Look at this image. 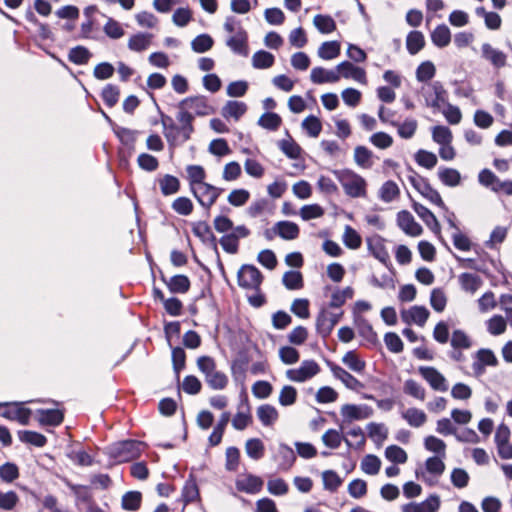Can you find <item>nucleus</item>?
Returning a JSON list of instances; mask_svg holds the SVG:
<instances>
[{
	"label": "nucleus",
	"mask_w": 512,
	"mask_h": 512,
	"mask_svg": "<svg viewBox=\"0 0 512 512\" xmlns=\"http://www.w3.org/2000/svg\"><path fill=\"white\" fill-rule=\"evenodd\" d=\"M187 179L190 184V189L195 187L196 185L203 183L205 179V171L202 166L199 165H189L186 168Z\"/></svg>",
	"instance_id": "nucleus-54"
},
{
	"label": "nucleus",
	"mask_w": 512,
	"mask_h": 512,
	"mask_svg": "<svg viewBox=\"0 0 512 512\" xmlns=\"http://www.w3.org/2000/svg\"><path fill=\"white\" fill-rule=\"evenodd\" d=\"M245 452L252 460H260L265 453V446L261 439L250 438L245 443Z\"/></svg>",
	"instance_id": "nucleus-36"
},
{
	"label": "nucleus",
	"mask_w": 512,
	"mask_h": 512,
	"mask_svg": "<svg viewBox=\"0 0 512 512\" xmlns=\"http://www.w3.org/2000/svg\"><path fill=\"white\" fill-rule=\"evenodd\" d=\"M273 231L284 240H294L300 233L298 225L291 221L277 222L273 227Z\"/></svg>",
	"instance_id": "nucleus-24"
},
{
	"label": "nucleus",
	"mask_w": 512,
	"mask_h": 512,
	"mask_svg": "<svg viewBox=\"0 0 512 512\" xmlns=\"http://www.w3.org/2000/svg\"><path fill=\"white\" fill-rule=\"evenodd\" d=\"M257 417L263 426H272L279 418L277 409L270 404H263L257 408Z\"/></svg>",
	"instance_id": "nucleus-29"
},
{
	"label": "nucleus",
	"mask_w": 512,
	"mask_h": 512,
	"mask_svg": "<svg viewBox=\"0 0 512 512\" xmlns=\"http://www.w3.org/2000/svg\"><path fill=\"white\" fill-rule=\"evenodd\" d=\"M274 61L273 54L265 50H259L252 56V66L256 69H268L273 66Z\"/></svg>",
	"instance_id": "nucleus-41"
},
{
	"label": "nucleus",
	"mask_w": 512,
	"mask_h": 512,
	"mask_svg": "<svg viewBox=\"0 0 512 512\" xmlns=\"http://www.w3.org/2000/svg\"><path fill=\"white\" fill-rule=\"evenodd\" d=\"M398 226L410 236H419L422 233V227L415 221L413 215L408 211H400L397 214Z\"/></svg>",
	"instance_id": "nucleus-16"
},
{
	"label": "nucleus",
	"mask_w": 512,
	"mask_h": 512,
	"mask_svg": "<svg viewBox=\"0 0 512 512\" xmlns=\"http://www.w3.org/2000/svg\"><path fill=\"white\" fill-rule=\"evenodd\" d=\"M339 179L349 196L360 197L365 194V181L360 176L344 172L339 175Z\"/></svg>",
	"instance_id": "nucleus-8"
},
{
	"label": "nucleus",
	"mask_w": 512,
	"mask_h": 512,
	"mask_svg": "<svg viewBox=\"0 0 512 512\" xmlns=\"http://www.w3.org/2000/svg\"><path fill=\"white\" fill-rule=\"evenodd\" d=\"M481 56L496 69H500L506 65V54L503 51L494 48L489 43H483L481 45Z\"/></svg>",
	"instance_id": "nucleus-14"
},
{
	"label": "nucleus",
	"mask_w": 512,
	"mask_h": 512,
	"mask_svg": "<svg viewBox=\"0 0 512 512\" xmlns=\"http://www.w3.org/2000/svg\"><path fill=\"white\" fill-rule=\"evenodd\" d=\"M205 380L208 383V385L214 390H222L226 387L228 383L227 376L223 372L218 371L216 369L211 374L207 375V377H205Z\"/></svg>",
	"instance_id": "nucleus-57"
},
{
	"label": "nucleus",
	"mask_w": 512,
	"mask_h": 512,
	"mask_svg": "<svg viewBox=\"0 0 512 512\" xmlns=\"http://www.w3.org/2000/svg\"><path fill=\"white\" fill-rule=\"evenodd\" d=\"M413 186L420 192L422 196L428 199L432 204H435L442 209H445V205L442 201L440 194L434 190L428 183L422 178H411Z\"/></svg>",
	"instance_id": "nucleus-15"
},
{
	"label": "nucleus",
	"mask_w": 512,
	"mask_h": 512,
	"mask_svg": "<svg viewBox=\"0 0 512 512\" xmlns=\"http://www.w3.org/2000/svg\"><path fill=\"white\" fill-rule=\"evenodd\" d=\"M430 312L424 306H412L407 310L401 312L402 321L406 324H416L418 326H424L429 318Z\"/></svg>",
	"instance_id": "nucleus-12"
},
{
	"label": "nucleus",
	"mask_w": 512,
	"mask_h": 512,
	"mask_svg": "<svg viewBox=\"0 0 512 512\" xmlns=\"http://www.w3.org/2000/svg\"><path fill=\"white\" fill-rule=\"evenodd\" d=\"M0 407L4 408L0 413L4 418L18 421L22 425H27L29 423L31 410L21 406L20 403H0Z\"/></svg>",
	"instance_id": "nucleus-7"
},
{
	"label": "nucleus",
	"mask_w": 512,
	"mask_h": 512,
	"mask_svg": "<svg viewBox=\"0 0 512 512\" xmlns=\"http://www.w3.org/2000/svg\"><path fill=\"white\" fill-rule=\"evenodd\" d=\"M381 468V460L373 454L366 455L361 461V469L368 475H376Z\"/></svg>",
	"instance_id": "nucleus-52"
},
{
	"label": "nucleus",
	"mask_w": 512,
	"mask_h": 512,
	"mask_svg": "<svg viewBox=\"0 0 512 512\" xmlns=\"http://www.w3.org/2000/svg\"><path fill=\"white\" fill-rule=\"evenodd\" d=\"M302 128L310 137L316 138L322 131V124L317 117L310 115L302 121Z\"/></svg>",
	"instance_id": "nucleus-55"
},
{
	"label": "nucleus",
	"mask_w": 512,
	"mask_h": 512,
	"mask_svg": "<svg viewBox=\"0 0 512 512\" xmlns=\"http://www.w3.org/2000/svg\"><path fill=\"white\" fill-rule=\"evenodd\" d=\"M436 73V68L431 61L422 62L416 70V78L420 82L431 80Z\"/></svg>",
	"instance_id": "nucleus-61"
},
{
	"label": "nucleus",
	"mask_w": 512,
	"mask_h": 512,
	"mask_svg": "<svg viewBox=\"0 0 512 512\" xmlns=\"http://www.w3.org/2000/svg\"><path fill=\"white\" fill-rule=\"evenodd\" d=\"M263 276L254 265L244 264L237 273L238 285L244 289L259 290Z\"/></svg>",
	"instance_id": "nucleus-2"
},
{
	"label": "nucleus",
	"mask_w": 512,
	"mask_h": 512,
	"mask_svg": "<svg viewBox=\"0 0 512 512\" xmlns=\"http://www.w3.org/2000/svg\"><path fill=\"white\" fill-rule=\"evenodd\" d=\"M338 71V75L340 78L343 77L345 79H352L358 83L366 84L367 76L366 71L358 66H355L353 63L349 61H343L336 66Z\"/></svg>",
	"instance_id": "nucleus-11"
},
{
	"label": "nucleus",
	"mask_w": 512,
	"mask_h": 512,
	"mask_svg": "<svg viewBox=\"0 0 512 512\" xmlns=\"http://www.w3.org/2000/svg\"><path fill=\"white\" fill-rule=\"evenodd\" d=\"M385 457L392 463L404 464L407 461V453L397 445H390L385 449Z\"/></svg>",
	"instance_id": "nucleus-53"
},
{
	"label": "nucleus",
	"mask_w": 512,
	"mask_h": 512,
	"mask_svg": "<svg viewBox=\"0 0 512 512\" xmlns=\"http://www.w3.org/2000/svg\"><path fill=\"white\" fill-rule=\"evenodd\" d=\"M282 123L281 117L274 112H266L258 120L259 126L264 129L275 131L277 130Z\"/></svg>",
	"instance_id": "nucleus-51"
},
{
	"label": "nucleus",
	"mask_w": 512,
	"mask_h": 512,
	"mask_svg": "<svg viewBox=\"0 0 512 512\" xmlns=\"http://www.w3.org/2000/svg\"><path fill=\"white\" fill-rule=\"evenodd\" d=\"M278 148L290 159H298L301 156V147L288 132H286V137L284 139L278 141Z\"/></svg>",
	"instance_id": "nucleus-28"
},
{
	"label": "nucleus",
	"mask_w": 512,
	"mask_h": 512,
	"mask_svg": "<svg viewBox=\"0 0 512 512\" xmlns=\"http://www.w3.org/2000/svg\"><path fill=\"white\" fill-rule=\"evenodd\" d=\"M102 99L104 103L108 107H113L117 104L120 96V90L117 86L112 84H107L101 93Z\"/></svg>",
	"instance_id": "nucleus-62"
},
{
	"label": "nucleus",
	"mask_w": 512,
	"mask_h": 512,
	"mask_svg": "<svg viewBox=\"0 0 512 512\" xmlns=\"http://www.w3.org/2000/svg\"><path fill=\"white\" fill-rule=\"evenodd\" d=\"M226 45L236 54L247 56V33L242 27H238L237 32L227 39Z\"/></svg>",
	"instance_id": "nucleus-21"
},
{
	"label": "nucleus",
	"mask_w": 512,
	"mask_h": 512,
	"mask_svg": "<svg viewBox=\"0 0 512 512\" xmlns=\"http://www.w3.org/2000/svg\"><path fill=\"white\" fill-rule=\"evenodd\" d=\"M18 438L21 442L31 444L35 447H43L47 442L43 434L29 430L19 431Z\"/></svg>",
	"instance_id": "nucleus-42"
},
{
	"label": "nucleus",
	"mask_w": 512,
	"mask_h": 512,
	"mask_svg": "<svg viewBox=\"0 0 512 512\" xmlns=\"http://www.w3.org/2000/svg\"><path fill=\"white\" fill-rule=\"evenodd\" d=\"M235 484L238 491L256 494L261 491L263 480L259 476L247 474L239 477Z\"/></svg>",
	"instance_id": "nucleus-17"
},
{
	"label": "nucleus",
	"mask_w": 512,
	"mask_h": 512,
	"mask_svg": "<svg viewBox=\"0 0 512 512\" xmlns=\"http://www.w3.org/2000/svg\"><path fill=\"white\" fill-rule=\"evenodd\" d=\"M247 105L244 102L230 100L222 108V116L226 119L238 120L245 114Z\"/></svg>",
	"instance_id": "nucleus-32"
},
{
	"label": "nucleus",
	"mask_w": 512,
	"mask_h": 512,
	"mask_svg": "<svg viewBox=\"0 0 512 512\" xmlns=\"http://www.w3.org/2000/svg\"><path fill=\"white\" fill-rule=\"evenodd\" d=\"M341 415L349 420H361L369 417L366 407H360L354 404H345L341 408Z\"/></svg>",
	"instance_id": "nucleus-37"
},
{
	"label": "nucleus",
	"mask_w": 512,
	"mask_h": 512,
	"mask_svg": "<svg viewBox=\"0 0 512 512\" xmlns=\"http://www.w3.org/2000/svg\"><path fill=\"white\" fill-rule=\"evenodd\" d=\"M190 190L199 204L205 208H210L220 195L218 188L206 182L200 183Z\"/></svg>",
	"instance_id": "nucleus-6"
},
{
	"label": "nucleus",
	"mask_w": 512,
	"mask_h": 512,
	"mask_svg": "<svg viewBox=\"0 0 512 512\" xmlns=\"http://www.w3.org/2000/svg\"><path fill=\"white\" fill-rule=\"evenodd\" d=\"M176 119L179 122V125L182 127L184 135L190 136L193 132L192 122L194 117L191 111H189L187 108L181 107V102L179 103V110L176 115Z\"/></svg>",
	"instance_id": "nucleus-39"
},
{
	"label": "nucleus",
	"mask_w": 512,
	"mask_h": 512,
	"mask_svg": "<svg viewBox=\"0 0 512 512\" xmlns=\"http://www.w3.org/2000/svg\"><path fill=\"white\" fill-rule=\"evenodd\" d=\"M331 371L334 377L339 379L348 389L358 391L363 388V384L342 367L333 365Z\"/></svg>",
	"instance_id": "nucleus-25"
},
{
	"label": "nucleus",
	"mask_w": 512,
	"mask_h": 512,
	"mask_svg": "<svg viewBox=\"0 0 512 512\" xmlns=\"http://www.w3.org/2000/svg\"><path fill=\"white\" fill-rule=\"evenodd\" d=\"M403 391L405 394L423 401L426 397L425 388L413 379H408L404 382Z\"/></svg>",
	"instance_id": "nucleus-47"
},
{
	"label": "nucleus",
	"mask_w": 512,
	"mask_h": 512,
	"mask_svg": "<svg viewBox=\"0 0 512 512\" xmlns=\"http://www.w3.org/2000/svg\"><path fill=\"white\" fill-rule=\"evenodd\" d=\"M181 107L187 108L195 116H207L214 112L213 107L204 96L188 97L181 101Z\"/></svg>",
	"instance_id": "nucleus-10"
},
{
	"label": "nucleus",
	"mask_w": 512,
	"mask_h": 512,
	"mask_svg": "<svg viewBox=\"0 0 512 512\" xmlns=\"http://www.w3.org/2000/svg\"><path fill=\"white\" fill-rule=\"evenodd\" d=\"M507 327L505 319L500 315H494L487 321V330L491 335L497 336L505 332Z\"/></svg>",
	"instance_id": "nucleus-64"
},
{
	"label": "nucleus",
	"mask_w": 512,
	"mask_h": 512,
	"mask_svg": "<svg viewBox=\"0 0 512 512\" xmlns=\"http://www.w3.org/2000/svg\"><path fill=\"white\" fill-rule=\"evenodd\" d=\"M402 418L414 428L423 426L427 421V415L424 411L411 407L401 412Z\"/></svg>",
	"instance_id": "nucleus-31"
},
{
	"label": "nucleus",
	"mask_w": 512,
	"mask_h": 512,
	"mask_svg": "<svg viewBox=\"0 0 512 512\" xmlns=\"http://www.w3.org/2000/svg\"><path fill=\"white\" fill-rule=\"evenodd\" d=\"M440 506V498L431 495L421 503H408L402 506V512H436Z\"/></svg>",
	"instance_id": "nucleus-19"
},
{
	"label": "nucleus",
	"mask_w": 512,
	"mask_h": 512,
	"mask_svg": "<svg viewBox=\"0 0 512 512\" xmlns=\"http://www.w3.org/2000/svg\"><path fill=\"white\" fill-rule=\"evenodd\" d=\"M19 477V469L16 464L6 462L0 466V479L6 483H12Z\"/></svg>",
	"instance_id": "nucleus-59"
},
{
	"label": "nucleus",
	"mask_w": 512,
	"mask_h": 512,
	"mask_svg": "<svg viewBox=\"0 0 512 512\" xmlns=\"http://www.w3.org/2000/svg\"><path fill=\"white\" fill-rule=\"evenodd\" d=\"M342 315V311L333 312L328 307H323L316 318L317 332L323 338L329 336L335 325L340 321Z\"/></svg>",
	"instance_id": "nucleus-4"
},
{
	"label": "nucleus",
	"mask_w": 512,
	"mask_h": 512,
	"mask_svg": "<svg viewBox=\"0 0 512 512\" xmlns=\"http://www.w3.org/2000/svg\"><path fill=\"white\" fill-rule=\"evenodd\" d=\"M310 79L314 84L336 83L340 80L337 69L327 70L323 67H314L310 73Z\"/></svg>",
	"instance_id": "nucleus-22"
},
{
	"label": "nucleus",
	"mask_w": 512,
	"mask_h": 512,
	"mask_svg": "<svg viewBox=\"0 0 512 512\" xmlns=\"http://www.w3.org/2000/svg\"><path fill=\"white\" fill-rule=\"evenodd\" d=\"M498 360L490 349H480L475 354V361L473 362L472 369L476 375H482L485 372L486 366H496Z\"/></svg>",
	"instance_id": "nucleus-13"
},
{
	"label": "nucleus",
	"mask_w": 512,
	"mask_h": 512,
	"mask_svg": "<svg viewBox=\"0 0 512 512\" xmlns=\"http://www.w3.org/2000/svg\"><path fill=\"white\" fill-rule=\"evenodd\" d=\"M369 252L381 263L386 264L389 260L388 251L384 245V239L379 235H374L366 239Z\"/></svg>",
	"instance_id": "nucleus-20"
},
{
	"label": "nucleus",
	"mask_w": 512,
	"mask_h": 512,
	"mask_svg": "<svg viewBox=\"0 0 512 512\" xmlns=\"http://www.w3.org/2000/svg\"><path fill=\"white\" fill-rule=\"evenodd\" d=\"M153 35L150 33L139 32L132 35L128 40V48L134 52H142L151 45Z\"/></svg>",
	"instance_id": "nucleus-30"
},
{
	"label": "nucleus",
	"mask_w": 512,
	"mask_h": 512,
	"mask_svg": "<svg viewBox=\"0 0 512 512\" xmlns=\"http://www.w3.org/2000/svg\"><path fill=\"white\" fill-rule=\"evenodd\" d=\"M92 57L91 52L84 46H76L70 49L68 59L76 65H85Z\"/></svg>",
	"instance_id": "nucleus-40"
},
{
	"label": "nucleus",
	"mask_w": 512,
	"mask_h": 512,
	"mask_svg": "<svg viewBox=\"0 0 512 512\" xmlns=\"http://www.w3.org/2000/svg\"><path fill=\"white\" fill-rule=\"evenodd\" d=\"M141 493L138 491H130L122 497V508L129 511H135L141 504Z\"/></svg>",
	"instance_id": "nucleus-58"
},
{
	"label": "nucleus",
	"mask_w": 512,
	"mask_h": 512,
	"mask_svg": "<svg viewBox=\"0 0 512 512\" xmlns=\"http://www.w3.org/2000/svg\"><path fill=\"white\" fill-rule=\"evenodd\" d=\"M144 447L140 441L126 440L113 444L109 448V455L118 463L128 462L139 457Z\"/></svg>",
	"instance_id": "nucleus-1"
},
{
	"label": "nucleus",
	"mask_w": 512,
	"mask_h": 512,
	"mask_svg": "<svg viewBox=\"0 0 512 512\" xmlns=\"http://www.w3.org/2000/svg\"><path fill=\"white\" fill-rule=\"evenodd\" d=\"M283 285L289 290H298L303 287V277L299 271L290 270L284 273Z\"/></svg>",
	"instance_id": "nucleus-45"
},
{
	"label": "nucleus",
	"mask_w": 512,
	"mask_h": 512,
	"mask_svg": "<svg viewBox=\"0 0 512 512\" xmlns=\"http://www.w3.org/2000/svg\"><path fill=\"white\" fill-rule=\"evenodd\" d=\"M418 123L413 118L406 119L403 123H398L395 127H397L398 134L403 139H410L416 132Z\"/></svg>",
	"instance_id": "nucleus-60"
},
{
	"label": "nucleus",
	"mask_w": 512,
	"mask_h": 512,
	"mask_svg": "<svg viewBox=\"0 0 512 512\" xmlns=\"http://www.w3.org/2000/svg\"><path fill=\"white\" fill-rule=\"evenodd\" d=\"M167 286L172 293H186L190 288V281L185 275H175L169 279Z\"/></svg>",
	"instance_id": "nucleus-44"
},
{
	"label": "nucleus",
	"mask_w": 512,
	"mask_h": 512,
	"mask_svg": "<svg viewBox=\"0 0 512 512\" xmlns=\"http://www.w3.org/2000/svg\"><path fill=\"white\" fill-rule=\"evenodd\" d=\"M458 282L463 291L474 294L482 286L483 281L480 276L473 273H462L458 276Z\"/></svg>",
	"instance_id": "nucleus-27"
},
{
	"label": "nucleus",
	"mask_w": 512,
	"mask_h": 512,
	"mask_svg": "<svg viewBox=\"0 0 512 512\" xmlns=\"http://www.w3.org/2000/svg\"><path fill=\"white\" fill-rule=\"evenodd\" d=\"M417 215L425 222V224L434 232H439L440 227L435 215L424 205L414 203L413 205Z\"/></svg>",
	"instance_id": "nucleus-35"
},
{
	"label": "nucleus",
	"mask_w": 512,
	"mask_h": 512,
	"mask_svg": "<svg viewBox=\"0 0 512 512\" xmlns=\"http://www.w3.org/2000/svg\"><path fill=\"white\" fill-rule=\"evenodd\" d=\"M214 44L213 38L208 34H200L191 42V48L196 53H205L209 51Z\"/></svg>",
	"instance_id": "nucleus-48"
},
{
	"label": "nucleus",
	"mask_w": 512,
	"mask_h": 512,
	"mask_svg": "<svg viewBox=\"0 0 512 512\" xmlns=\"http://www.w3.org/2000/svg\"><path fill=\"white\" fill-rule=\"evenodd\" d=\"M425 44L424 36L420 31H411L406 38V47L410 54H417Z\"/></svg>",
	"instance_id": "nucleus-43"
},
{
	"label": "nucleus",
	"mask_w": 512,
	"mask_h": 512,
	"mask_svg": "<svg viewBox=\"0 0 512 512\" xmlns=\"http://www.w3.org/2000/svg\"><path fill=\"white\" fill-rule=\"evenodd\" d=\"M313 23L318 31L322 34H329L336 29L335 21L328 15H316L313 19Z\"/></svg>",
	"instance_id": "nucleus-49"
},
{
	"label": "nucleus",
	"mask_w": 512,
	"mask_h": 512,
	"mask_svg": "<svg viewBox=\"0 0 512 512\" xmlns=\"http://www.w3.org/2000/svg\"><path fill=\"white\" fill-rule=\"evenodd\" d=\"M64 418L63 412L59 409H39L37 420L41 425L58 426Z\"/></svg>",
	"instance_id": "nucleus-26"
},
{
	"label": "nucleus",
	"mask_w": 512,
	"mask_h": 512,
	"mask_svg": "<svg viewBox=\"0 0 512 512\" xmlns=\"http://www.w3.org/2000/svg\"><path fill=\"white\" fill-rule=\"evenodd\" d=\"M398 185L393 181H386L379 189V197L382 201L389 203L399 196Z\"/></svg>",
	"instance_id": "nucleus-46"
},
{
	"label": "nucleus",
	"mask_w": 512,
	"mask_h": 512,
	"mask_svg": "<svg viewBox=\"0 0 512 512\" xmlns=\"http://www.w3.org/2000/svg\"><path fill=\"white\" fill-rule=\"evenodd\" d=\"M433 44L439 48H444L451 41V32L445 24L438 25L431 33Z\"/></svg>",
	"instance_id": "nucleus-34"
},
{
	"label": "nucleus",
	"mask_w": 512,
	"mask_h": 512,
	"mask_svg": "<svg viewBox=\"0 0 512 512\" xmlns=\"http://www.w3.org/2000/svg\"><path fill=\"white\" fill-rule=\"evenodd\" d=\"M275 459L278 461L279 470L288 471L296 461V454L290 446L281 443Z\"/></svg>",
	"instance_id": "nucleus-23"
},
{
	"label": "nucleus",
	"mask_w": 512,
	"mask_h": 512,
	"mask_svg": "<svg viewBox=\"0 0 512 512\" xmlns=\"http://www.w3.org/2000/svg\"><path fill=\"white\" fill-rule=\"evenodd\" d=\"M317 53L323 60H333L340 55V43L338 41L323 42Z\"/></svg>",
	"instance_id": "nucleus-38"
},
{
	"label": "nucleus",
	"mask_w": 512,
	"mask_h": 512,
	"mask_svg": "<svg viewBox=\"0 0 512 512\" xmlns=\"http://www.w3.org/2000/svg\"><path fill=\"white\" fill-rule=\"evenodd\" d=\"M320 366L315 360H304L298 368L288 369L286 377L293 382H306L320 372Z\"/></svg>",
	"instance_id": "nucleus-5"
},
{
	"label": "nucleus",
	"mask_w": 512,
	"mask_h": 512,
	"mask_svg": "<svg viewBox=\"0 0 512 512\" xmlns=\"http://www.w3.org/2000/svg\"><path fill=\"white\" fill-rule=\"evenodd\" d=\"M421 93L427 107L440 109L447 102V91L439 81L422 87Z\"/></svg>",
	"instance_id": "nucleus-3"
},
{
	"label": "nucleus",
	"mask_w": 512,
	"mask_h": 512,
	"mask_svg": "<svg viewBox=\"0 0 512 512\" xmlns=\"http://www.w3.org/2000/svg\"><path fill=\"white\" fill-rule=\"evenodd\" d=\"M164 135L169 142H184L190 138L185 136L180 125H176L171 117L162 118Z\"/></svg>",
	"instance_id": "nucleus-18"
},
{
	"label": "nucleus",
	"mask_w": 512,
	"mask_h": 512,
	"mask_svg": "<svg viewBox=\"0 0 512 512\" xmlns=\"http://www.w3.org/2000/svg\"><path fill=\"white\" fill-rule=\"evenodd\" d=\"M324 489L334 492L342 484L341 478L333 470H326L322 473Z\"/></svg>",
	"instance_id": "nucleus-63"
},
{
	"label": "nucleus",
	"mask_w": 512,
	"mask_h": 512,
	"mask_svg": "<svg viewBox=\"0 0 512 512\" xmlns=\"http://www.w3.org/2000/svg\"><path fill=\"white\" fill-rule=\"evenodd\" d=\"M158 184L161 190V193L164 196H169L177 193L180 189V181L177 177L166 174L160 178H158Z\"/></svg>",
	"instance_id": "nucleus-33"
},
{
	"label": "nucleus",
	"mask_w": 512,
	"mask_h": 512,
	"mask_svg": "<svg viewBox=\"0 0 512 512\" xmlns=\"http://www.w3.org/2000/svg\"><path fill=\"white\" fill-rule=\"evenodd\" d=\"M368 435L378 444H381L388 436V430L384 424L369 423L367 425Z\"/></svg>",
	"instance_id": "nucleus-56"
},
{
	"label": "nucleus",
	"mask_w": 512,
	"mask_h": 512,
	"mask_svg": "<svg viewBox=\"0 0 512 512\" xmlns=\"http://www.w3.org/2000/svg\"><path fill=\"white\" fill-rule=\"evenodd\" d=\"M343 243L349 249H358L362 244V238L359 233L351 226H345L343 237Z\"/></svg>",
	"instance_id": "nucleus-50"
},
{
	"label": "nucleus",
	"mask_w": 512,
	"mask_h": 512,
	"mask_svg": "<svg viewBox=\"0 0 512 512\" xmlns=\"http://www.w3.org/2000/svg\"><path fill=\"white\" fill-rule=\"evenodd\" d=\"M418 371L433 390L440 392H446L448 390L446 378L436 368L432 366H421Z\"/></svg>",
	"instance_id": "nucleus-9"
}]
</instances>
